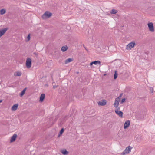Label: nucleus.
Instances as JSON below:
<instances>
[{
	"instance_id": "obj_9",
	"label": "nucleus",
	"mask_w": 155,
	"mask_h": 155,
	"mask_svg": "<svg viewBox=\"0 0 155 155\" xmlns=\"http://www.w3.org/2000/svg\"><path fill=\"white\" fill-rule=\"evenodd\" d=\"M17 137V135L15 134L11 137L10 140V142H13L16 139Z\"/></svg>"
},
{
	"instance_id": "obj_5",
	"label": "nucleus",
	"mask_w": 155,
	"mask_h": 155,
	"mask_svg": "<svg viewBox=\"0 0 155 155\" xmlns=\"http://www.w3.org/2000/svg\"><path fill=\"white\" fill-rule=\"evenodd\" d=\"M148 26L149 30L151 32H153L154 29L153 23L152 22H150L148 23Z\"/></svg>"
},
{
	"instance_id": "obj_7",
	"label": "nucleus",
	"mask_w": 155,
	"mask_h": 155,
	"mask_svg": "<svg viewBox=\"0 0 155 155\" xmlns=\"http://www.w3.org/2000/svg\"><path fill=\"white\" fill-rule=\"evenodd\" d=\"M130 120H128L126 121L124 124V129H126L128 128L130 126Z\"/></svg>"
},
{
	"instance_id": "obj_6",
	"label": "nucleus",
	"mask_w": 155,
	"mask_h": 155,
	"mask_svg": "<svg viewBox=\"0 0 155 155\" xmlns=\"http://www.w3.org/2000/svg\"><path fill=\"white\" fill-rule=\"evenodd\" d=\"M8 29V28L7 27L3 29L0 30V38L6 32Z\"/></svg>"
},
{
	"instance_id": "obj_18",
	"label": "nucleus",
	"mask_w": 155,
	"mask_h": 155,
	"mask_svg": "<svg viewBox=\"0 0 155 155\" xmlns=\"http://www.w3.org/2000/svg\"><path fill=\"white\" fill-rule=\"evenodd\" d=\"M93 64H94L95 65H97V64H101V61H100L97 60V61H93Z\"/></svg>"
},
{
	"instance_id": "obj_20",
	"label": "nucleus",
	"mask_w": 155,
	"mask_h": 155,
	"mask_svg": "<svg viewBox=\"0 0 155 155\" xmlns=\"http://www.w3.org/2000/svg\"><path fill=\"white\" fill-rule=\"evenodd\" d=\"M118 75V73L117 71L115 70L114 71V79L115 80L117 79V78Z\"/></svg>"
},
{
	"instance_id": "obj_8",
	"label": "nucleus",
	"mask_w": 155,
	"mask_h": 155,
	"mask_svg": "<svg viewBox=\"0 0 155 155\" xmlns=\"http://www.w3.org/2000/svg\"><path fill=\"white\" fill-rule=\"evenodd\" d=\"M98 104L99 105L103 106L106 104V101L105 100H103L98 102Z\"/></svg>"
},
{
	"instance_id": "obj_14",
	"label": "nucleus",
	"mask_w": 155,
	"mask_h": 155,
	"mask_svg": "<svg viewBox=\"0 0 155 155\" xmlns=\"http://www.w3.org/2000/svg\"><path fill=\"white\" fill-rule=\"evenodd\" d=\"M73 59L71 58H68L65 61V63L67 64L72 61Z\"/></svg>"
},
{
	"instance_id": "obj_33",
	"label": "nucleus",
	"mask_w": 155,
	"mask_h": 155,
	"mask_svg": "<svg viewBox=\"0 0 155 155\" xmlns=\"http://www.w3.org/2000/svg\"><path fill=\"white\" fill-rule=\"evenodd\" d=\"M2 100H0V103L2 102Z\"/></svg>"
},
{
	"instance_id": "obj_10",
	"label": "nucleus",
	"mask_w": 155,
	"mask_h": 155,
	"mask_svg": "<svg viewBox=\"0 0 155 155\" xmlns=\"http://www.w3.org/2000/svg\"><path fill=\"white\" fill-rule=\"evenodd\" d=\"M119 101L120 100L118 99V98H116L115 99L114 103V106H116V107H117V106H118Z\"/></svg>"
},
{
	"instance_id": "obj_34",
	"label": "nucleus",
	"mask_w": 155,
	"mask_h": 155,
	"mask_svg": "<svg viewBox=\"0 0 155 155\" xmlns=\"http://www.w3.org/2000/svg\"><path fill=\"white\" fill-rule=\"evenodd\" d=\"M106 74H104V76H106Z\"/></svg>"
},
{
	"instance_id": "obj_25",
	"label": "nucleus",
	"mask_w": 155,
	"mask_h": 155,
	"mask_svg": "<svg viewBox=\"0 0 155 155\" xmlns=\"http://www.w3.org/2000/svg\"><path fill=\"white\" fill-rule=\"evenodd\" d=\"M21 72H17L16 75L17 76H20L21 75Z\"/></svg>"
},
{
	"instance_id": "obj_17",
	"label": "nucleus",
	"mask_w": 155,
	"mask_h": 155,
	"mask_svg": "<svg viewBox=\"0 0 155 155\" xmlns=\"http://www.w3.org/2000/svg\"><path fill=\"white\" fill-rule=\"evenodd\" d=\"M61 153L64 155H67L68 153V152L67 151L66 149H63L61 150Z\"/></svg>"
},
{
	"instance_id": "obj_27",
	"label": "nucleus",
	"mask_w": 155,
	"mask_h": 155,
	"mask_svg": "<svg viewBox=\"0 0 155 155\" xmlns=\"http://www.w3.org/2000/svg\"><path fill=\"white\" fill-rule=\"evenodd\" d=\"M69 117L70 116H65L64 118V120H67V117Z\"/></svg>"
},
{
	"instance_id": "obj_15",
	"label": "nucleus",
	"mask_w": 155,
	"mask_h": 155,
	"mask_svg": "<svg viewBox=\"0 0 155 155\" xmlns=\"http://www.w3.org/2000/svg\"><path fill=\"white\" fill-rule=\"evenodd\" d=\"M27 88H25L20 93V97L22 96L25 94Z\"/></svg>"
},
{
	"instance_id": "obj_28",
	"label": "nucleus",
	"mask_w": 155,
	"mask_h": 155,
	"mask_svg": "<svg viewBox=\"0 0 155 155\" xmlns=\"http://www.w3.org/2000/svg\"><path fill=\"white\" fill-rule=\"evenodd\" d=\"M150 92L151 93H152L153 91V88L152 87H150Z\"/></svg>"
},
{
	"instance_id": "obj_19",
	"label": "nucleus",
	"mask_w": 155,
	"mask_h": 155,
	"mask_svg": "<svg viewBox=\"0 0 155 155\" xmlns=\"http://www.w3.org/2000/svg\"><path fill=\"white\" fill-rule=\"evenodd\" d=\"M6 10L4 9H2L0 10V14L3 15L6 13Z\"/></svg>"
},
{
	"instance_id": "obj_26",
	"label": "nucleus",
	"mask_w": 155,
	"mask_h": 155,
	"mask_svg": "<svg viewBox=\"0 0 155 155\" xmlns=\"http://www.w3.org/2000/svg\"><path fill=\"white\" fill-rule=\"evenodd\" d=\"M125 101V98H123L122 100H121L120 103L122 104L123 102H124Z\"/></svg>"
},
{
	"instance_id": "obj_31",
	"label": "nucleus",
	"mask_w": 155,
	"mask_h": 155,
	"mask_svg": "<svg viewBox=\"0 0 155 155\" xmlns=\"http://www.w3.org/2000/svg\"><path fill=\"white\" fill-rule=\"evenodd\" d=\"M93 62H91L90 64V66H91V68H92V65H93Z\"/></svg>"
},
{
	"instance_id": "obj_12",
	"label": "nucleus",
	"mask_w": 155,
	"mask_h": 155,
	"mask_svg": "<svg viewBox=\"0 0 155 155\" xmlns=\"http://www.w3.org/2000/svg\"><path fill=\"white\" fill-rule=\"evenodd\" d=\"M45 94H41L40 97L39 101L42 102L45 98Z\"/></svg>"
},
{
	"instance_id": "obj_1",
	"label": "nucleus",
	"mask_w": 155,
	"mask_h": 155,
	"mask_svg": "<svg viewBox=\"0 0 155 155\" xmlns=\"http://www.w3.org/2000/svg\"><path fill=\"white\" fill-rule=\"evenodd\" d=\"M52 13L49 11H46L42 16V18L43 19H45L47 18H49L52 15Z\"/></svg>"
},
{
	"instance_id": "obj_13",
	"label": "nucleus",
	"mask_w": 155,
	"mask_h": 155,
	"mask_svg": "<svg viewBox=\"0 0 155 155\" xmlns=\"http://www.w3.org/2000/svg\"><path fill=\"white\" fill-rule=\"evenodd\" d=\"M115 113L117 114L120 117H122L123 116V112L120 111H116L115 112Z\"/></svg>"
},
{
	"instance_id": "obj_2",
	"label": "nucleus",
	"mask_w": 155,
	"mask_h": 155,
	"mask_svg": "<svg viewBox=\"0 0 155 155\" xmlns=\"http://www.w3.org/2000/svg\"><path fill=\"white\" fill-rule=\"evenodd\" d=\"M132 149V147L130 146H129L126 147L124 150L120 154L121 155H124L126 154L130 153L131 150Z\"/></svg>"
},
{
	"instance_id": "obj_3",
	"label": "nucleus",
	"mask_w": 155,
	"mask_h": 155,
	"mask_svg": "<svg viewBox=\"0 0 155 155\" xmlns=\"http://www.w3.org/2000/svg\"><path fill=\"white\" fill-rule=\"evenodd\" d=\"M32 61L29 58H27L26 62V67L28 68H30L31 67Z\"/></svg>"
},
{
	"instance_id": "obj_30",
	"label": "nucleus",
	"mask_w": 155,
	"mask_h": 155,
	"mask_svg": "<svg viewBox=\"0 0 155 155\" xmlns=\"http://www.w3.org/2000/svg\"><path fill=\"white\" fill-rule=\"evenodd\" d=\"M58 86L57 85H55V86H54V85H53V88L54 89H55Z\"/></svg>"
},
{
	"instance_id": "obj_23",
	"label": "nucleus",
	"mask_w": 155,
	"mask_h": 155,
	"mask_svg": "<svg viewBox=\"0 0 155 155\" xmlns=\"http://www.w3.org/2000/svg\"><path fill=\"white\" fill-rule=\"evenodd\" d=\"M114 107L116 108V109H115V112H116V111H118V110H120V108L119 107H118V106H117V107L115 106Z\"/></svg>"
},
{
	"instance_id": "obj_32",
	"label": "nucleus",
	"mask_w": 155,
	"mask_h": 155,
	"mask_svg": "<svg viewBox=\"0 0 155 155\" xmlns=\"http://www.w3.org/2000/svg\"><path fill=\"white\" fill-rule=\"evenodd\" d=\"M33 54H34L36 57L38 56V54L36 52H34Z\"/></svg>"
},
{
	"instance_id": "obj_24",
	"label": "nucleus",
	"mask_w": 155,
	"mask_h": 155,
	"mask_svg": "<svg viewBox=\"0 0 155 155\" xmlns=\"http://www.w3.org/2000/svg\"><path fill=\"white\" fill-rule=\"evenodd\" d=\"M27 41H28L30 40V34H28V36H27Z\"/></svg>"
},
{
	"instance_id": "obj_29",
	"label": "nucleus",
	"mask_w": 155,
	"mask_h": 155,
	"mask_svg": "<svg viewBox=\"0 0 155 155\" xmlns=\"http://www.w3.org/2000/svg\"><path fill=\"white\" fill-rule=\"evenodd\" d=\"M122 95V93L117 98H118V99L120 100V98L121 97Z\"/></svg>"
},
{
	"instance_id": "obj_11",
	"label": "nucleus",
	"mask_w": 155,
	"mask_h": 155,
	"mask_svg": "<svg viewBox=\"0 0 155 155\" xmlns=\"http://www.w3.org/2000/svg\"><path fill=\"white\" fill-rule=\"evenodd\" d=\"M18 104H14L13 106L12 107L11 109L13 111H15L17 110V109L18 107Z\"/></svg>"
},
{
	"instance_id": "obj_21",
	"label": "nucleus",
	"mask_w": 155,
	"mask_h": 155,
	"mask_svg": "<svg viewBox=\"0 0 155 155\" xmlns=\"http://www.w3.org/2000/svg\"><path fill=\"white\" fill-rule=\"evenodd\" d=\"M117 10L113 9L110 11V13L111 14H115L117 12Z\"/></svg>"
},
{
	"instance_id": "obj_16",
	"label": "nucleus",
	"mask_w": 155,
	"mask_h": 155,
	"mask_svg": "<svg viewBox=\"0 0 155 155\" xmlns=\"http://www.w3.org/2000/svg\"><path fill=\"white\" fill-rule=\"evenodd\" d=\"M68 49V47L66 46H63L61 47V50L62 51L64 52L65 51Z\"/></svg>"
},
{
	"instance_id": "obj_22",
	"label": "nucleus",
	"mask_w": 155,
	"mask_h": 155,
	"mask_svg": "<svg viewBox=\"0 0 155 155\" xmlns=\"http://www.w3.org/2000/svg\"><path fill=\"white\" fill-rule=\"evenodd\" d=\"M64 132V129L63 128H62L61 129V130L60 131L59 133L58 134V137H59L60 136V135L62 134Z\"/></svg>"
},
{
	"instance_id": "obj_4",
	"label": "nucleus",
	"mask_w": 155,
	"mask_h": 155,
	"mask_svg": "<svg viewBox=\"0 0 155 155\" xmlns=\"http://www.w3.org/2000/svg\"><path fill=\"white\" fill-rule=\"evenodd\" d=\"M135 45V42H131L128 44L126 47V49H131L134 47Z\"/></svg>"
}]
</instances>
